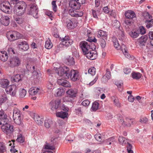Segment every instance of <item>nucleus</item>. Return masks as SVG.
<instances>
[{
  "label": "nucleus",
  "mask_w": 153,
  "mask_h": 153,
  "mask_svg": "<svg viewBox=\"0 0 153 153\" xmlns=\"http://www.w3.org/2000/svg\"><path fill=\"white\" fill-rule=\"evenodd\" d=\"M58 71V75L66 79H70L72 81L75 82L80 79L79 72L77 70H72L70 71L68 67L64 66L59 68Z\"/></svg>",
  "instance_id": "1"
},
{
  "label": "nucleus",
  "mask_w": 153,
  "mask_h": 153,
  "mask_svg": "<svg viewBox=\"0 0 153 153\" xmlns=\"http://www.w3.org/2000/svg\"><path fill=\"white\" fill-rule=\"evenodd\" d=\"M27 5L24 1H20L14 7V12L17 16H21L25 13Z\"/></svg>",
  "instance_id": "2"
},
{
  "label": "nucleus",
  "mask_w": 153,
  "mask_h": 153,
  "mask_svg": "<svg viewBox=\"0 0 153 153\" xmlns=\"http://www.w3.org/2000/svg\"><path fill=\"white\" fill-rule=\"evenodd\" d=\"M112 41L115 48L117 50L121 49L122 51L124 53L125 56L126 58L129 59L130 57V55L127 52V50L125 45L123 44L121 46L118 43L117 39L115 37H113Z\"/></svg>",
  "instance_id": "3"
},
{
  "label": "nucleus",
  "mask_w": 153,
  "mask_h": 153,
  "mask_svg": "<svg viewBox=\"0 0 153 153\" xmlns=\"http://www.w3.org/2000/svg\"><path fill=\"white\" fill-rule=\"evenodd\" d=\"M6 36L8 39L10 41H14L19 39L22 36L20 33L14 31L7 32Z\"/></svg>",
  "instance_id": "4"
},
{
  "label": "nucleus",
  "mask_w": 153,
  "mask_h": 153,
  "mask_svg": "<svg viewBox=\"0 0 153 153\" xmlns=\"http://www.w3.org/2000/svg\"><path fill=\"white\" fill-rule=\"evenodd\" d=\"M18 87L15 85L8 86L5 89L6 93L13 97H16Z\"/></svg>",
  "instance_id": "5"
},
{
  "label": "nucleus",
  "mask_w": 153,
  "mask_h": 153,
  "mask_svg": "<svg viewBox=\"0 0 153 153\" xmlns=\"http://www.w3.org/2000/svg\"><path fill=\"white\" fill-rule=\"evenodd\" d=\"M13 118L14 122L16 124L20 125L22 123L20 111L16 108H15L13 110Z\"/></svg>",
  "instance_id": "6"
},
{
  "label": "nucleus",
  "mask_w": 153,
  "mask_h": 153,
  "mask_svg": "<svg viewBox=\"0 0 153 153\" xmlns=\"http://www.w3.org/2000/svg\"><path fill=\"white\" fill-rule=\"evenodd\" d=\"M1 129L4 133L10 137L13 131V126L8 123L5 126H1Z\"/></svg>",
  "instance_id": "7"
},
{
  "label": "nucleus",
  "mask_w": 153,
  "mask_h": 153,
  "mask_svg": "<svg viewBox=\"0 0 153 153\" xmlns=\"http://www.w3.org/2000/svg\"><path fill=\"white\" fill-rule=\"evenodd\" d=\"M97 36L100 38L99 41L102 48H104L105 47V32L100 30L97 32Z\"/></svg>",
  "instance_id": "8"
},
{
  "label": "nucleus",
  "mask_w": 153,
  "mask_h": 153,
  "mask_svg": "<svg viewBox=\"0 0 153 153\" xmlns=\"http://www.w3.org/2000/svg\"><path fill=\"white\" fill-rule=\"evenodd\" d=\"M61 42L60 45H62L64 47H68L71 46L73 43V41L70 39L68 36H65L64 37L61 39Z\"/></svg>",
  "instance_id": "9"
},
{
  "label": "nucleus",
  "mask_w": 153,
  "mask_h": 153,
  "mask_svg": "<svg viewBox=\"0 0 153 153\" xmlns=\"http://www.w3.org/2000/svg\"><path fill=\"white\" fill-rule=\"evenodd\" d=\"M8 65L9 66L13 68L19 66L20 64V60L17 57L11 58L9 60Z\"/></svg>",
  "instance_id": "10"
},
{
  "label": "nucleus",
  "mask_w": 153,
  "mask_h": 153,
  "mask_svg": "<svg viewBox=\"0 0 153 153\" xmlns=\"http://www.w3.org/2000/svg\"><path fill=\"white\" fill-rule=\"evenodd\" d=\"M69 7L72 9H79L81 7V3L79 0H71L69 3Z\"/></svg>",
  "instance_id": "11"
},
{
  "label": "nucleus",
  "mask_w": 153,
  "mask_h": 153,
  "mask_svg": "<svg viewBox=\"0 0 153 153\" xmlns=\"http://www.w3.org/2000/svg\"><path fill=\"white\" fill-rule=\"evenodd\" d=\"M79 46L83 53L86 51H91V49H92L90 45V43H89L85 41L81 42L80 43Z\"/></svg>",
  "instance_id": "12"
},
{
  "label": "nucleus",
  "mask_w": 153,
  "mask_h": 153,
  "mask_svg": "<svg viewBox=\"0 0 153 153\" xmlns=\"http://www.w3.org/2000/svg\"><path fill=\"white\" fill-rule=\"evenodd\" d=\"M0 5L1 10L5 13H8L10 10L9 2L5 0Z\"/></svg>",
  "instance_id": "13"
},
{
  "label": "nucleus",
  "mask_w": 153,
  "mask_h": 153,
  "mask_svg": "<svg viewBox=\"0 0 153 153\" xmlns=\"http://www.w3.org/2000/svg\"><path fill=\"white\" fill-rule=\"evenodd\" d=\"M86 57L91 60L95 59L97 57V54L94 53L92 49H91V51H86L83 53Z\"/></svg>",
  "instance_id": "14"
},
{
  "label": "nucleus",
  "mask_w": 153,
  "mask_h": 153,
  "mask_svg": "<svg viewBox=\"0 0 153 153\" xmlns=\"http://www.w3.org/2000/svg\"><path fill=\"white\" fill-rule=\"evenodd\" d=\"M57 82L58 84L64 87L70 88L71 87L70 83L66 80L63 79H58Z\"/></svg>",
  "instance_id": "15"
},
{
  "label": "nucleus",
  "mask_w": 153,
  "mask_h": 153,
  "mask_svg": "<svg viewBox=\"0 0 153 153\" xmlns=\"http://www.w3.org/2000/svg\"><path fill=\"white\" fill-rule=\"evenodd\" d=\"M60 103V100L57 99L55 101H52L50 102L49 104L51 107L52 110H53L58 108Z\"/></svg>",
  "instance_id": "16"
},
{
  "label": "nucleus",
  "mask_w": 153,
  "mask_h": 153,
  "mask_svg": "<svg viewBox=\"0 0 153 153\" xmlns=\"http://www.w3.org/2000/svg\"><path fill=\"white\" fill-rule=\"evenodd\" d=\"M69 13L71 16L74 17H81L83 15V13L82 12L78 11L73 9H69Z\"/></svg>",
  "instance_id": "17"
},
{
  "label": "nucleus",
  "mask_w": 153,
  "mask_h": 153,
  "mask_svg": "<svg viewBox=\"0 0 153 153\" xmlns=\"http://www.w3.org/2000/svg\"><path fill=\"white\" fill-rule=\"evenodd\" d=\"M126 18L127 19H131L136 16L135 13L131 10L126 11L125 13Z\"/></svg>",
  "instance_id": "18"
},
{
  "label": "nucleus",
  "mask_w": 153,
  "mask_h": 153,
  "mask_svg": "<svg viewBox=\"0 0 153 153\" xmlns=\"http://www.w3.org/2000/svg\"><path fill=\"white\" fill-rule=\"evenodd\" d=\"M18 46L19 48L24 51H26L29 48L28 44L25 41L20 42Z\"/></svg>",
  "instance_id": "19"
},
{
  "label": "nucleus",
  "mask_w": 153,
  "mask_h": 153,
  "mask_svg": "<svg viewBox=\"0 0 153 153\" xmlns=\"http://www.w3.org/2000/svg\"><path fill=\"white\" fill-rule=\"evenodd\" d=\"M29 92L30 95H35L40 92V89L39 88L36 87L31 88L29 90Z\"/></svg>",
  "instance_id": "20"
},
{
  "label": "nucleus",
  "mask_w": 153,
  "mask_h": 153,
  "mask_svg": "<svg viewBox=\"0 0 153 153\" xmlns=\"http://www.w3.org/2000/svg\"><path fill=\"white\" fill-rule=\"evenodd\" d=\"M8 55L7 52L5 51L0 52V59L3 62L7 61L8 58Z\"/></svg>",
  "instance_id": "21"
},
{
  "label": "nucleus",
  "mask_w": 153,
  "mask_h": 153,
  "mask_svg": "<svg viewBox=\"0 0 153 153\" xmlns=\"http://www.w3.org/2000/svg\"><path fill=\"white\" fill-rule=\"evenodd\" d=\"M34 119L36 123L39 125L42 124L44 119L42 117H41L37 114H35L34 115Z\"/></svg>",
  "instance_id": "22"
},
{
  "label": "nucleus",
  "mask_w": 153,
  "mask_h": 153,
  "mask_svg": "<svg viewBox=\"0 0 153 153\" xmlns=\"http://www.w3.org/2000/svg\"><path fill=\"white\" fill-rule=\"evenodd\" d=\"M119 122L124 127H130L131 126V122H125L124 121L123 117L120 115L119 119Z\"/></svg>",
  "instance_id": "23"
},
{
  "label": "nucleus",
  "mask_w": 153,
  "mask_h": 153,
  "mask_svg": "<svg viewBox=\"0 0 153 153\" xmlns=\"http://www.w3.org/2000/svg\"><path fill=\"white\" fill-rule=\"evenodd\" d=\"M66 93L69 97L74 98L76 96L77 92L75 89H71L67 91Z\"/></svg>",
  "instance_id": "24"
},
{
  "label": "nucleus",
  "mask_w": 153,
  "mask_h": 153,
  "mask_svg": "<svg viewBox=\"0 0 153 153\" xmlns=\"http://www.w3.org/2000/svg\"><path fill=\"white\" fill-rule=\"evenodd\" d=\"M1 20V24L4 26H7L9 24L10 18L7 16H3Z\"/></svg>",
  "instance_id": "25"
},
{
  "label": "nucleus",
  "mask_w": 153,
  "mask_h": 153,
  "mask_svg": "<svg viewBox=\"0 0 153 153\" xmlns=\"http://www.w3.org/2000/svg\"><path fill=\"white\" fill-rule=\"evenodd\" d=\"M9 84V82L8 80L5 79H0V84L1 87L3 88L7 87Z\"/></svg>",
  "instance_id": "26"
},
{
  "label": "nucleus",
  "mask_w": 153,
  "mask_h": 153,
  "mask_svg": "<svg viewBox=\"0 0 153 153\" xmlns=\"http://www.w3.org/2000/svg\"><path fill=\"white\" fill-rule=\"evenodd\" d=\"M11 80L13 82H19L22 80L21 76L19 74L15 75L11 77Z\"/></svg>",
  "instance_id": "27"
},
{
  "label": "nucleus",
  "mask_w": 153,
  "mask_h": 153,
  "mask_svg": "<svg viewBox=\"0 0 153 153\" xmlns=\"http://www.w3.org/2000/svg\"><path fill=\"white\" fill-rule=\"evenodd\" d=\"M148 39V36L144 35L138 39V42L141 45H143L146 44Z\"/></svg>",
  "instance_id": "28"
},
{
  "label": "nucleus",
  "mask_w": 153,
  "mask_h": 153,
  "mask_svg": "<svg viewBox=\"0 0 153 153\" xmlns=\"http://www.w3.org/2000/svg\"><path fill=\"white\" fill-rule=\"evenodd\" d=\"M41 74L39 72V73L36 71H34L33 72V75L32 76V77L34 80L38 81L39 80L41 77Z\"/></svg>",
  "instance_id": "29"
},
{
  "label": "nucleus",
  "mask_w": 153,
  "mask_h": 153,
  "mask_svg": "<svg viewBox=\"0 0 153 153\" xmlns=\"http://www.w3.org/2000/svg\"><path fill=\"white\" fill-rule=\"evenodd\" d=\"M128 139H126L123 136H119L118 138V141L119 143L123 146L126 145L127 143H128Z\"/></svg>",
  "instance_id": "30"
},
{
  "label": "nucleus",
  "mask_w": 153,
  "mask_h": 153,
  "mask_svg": "<svg viewBox=\"0 0 153 153\" xmlns=\"http://www.w3.org/2000/svg\"><path fill=\"white\" fill-rule=\"evenodd\" d=\"M114 137H111L106 140V145H113V143L115 141ZM112 147L111 145L109 146V147L111 148Z\"/></svg>",
  "instance_id": "31"
},
{
  "label": "nucleus",
  "mask_w": 153,
  "mask_h": 153,
  "mask_svg": "<svg viewBox=\"0 0 153 153\" xmlns=\"http://www.w3.org/2000/svg\"><path fill=\"white\" fill-rule=\"evenodd\" d=\"M111 98L113 100L115 106L119 107H121V104L120 103L117 98L115 96H112Z\"/></svg>",
  "instance_id": "32"
},
{
  "label": "nucleus",
  "mask_w": 153,
  "mask_h": 153,
  "mask_svg": "<svg viewBox=\"0 0 153 153\" xmlns=\"http://www.w3.org/2000/svg\"><path fill=\"white\" fill-rule=\"evenodd\" d=\"M64 92L65 91L63 88H59L56 90L55 95L56 96H61L64 94Z\"/></svg>",
  "instance_id": "33"
},
{
  "label": "nucleus",
  "mask_w": 153,
  "mask_h": 153,
  "mask_svg": "<svg viewBox=\"0 0 153 153\" xmlns=\"http://www.w3.org/2000/svg\"><path fill=\"white\" fill-rule=\"evenodd\" d=\"M27 94L26 91L24 88H21L19 91V95L20 97L21 98H24Z\"/></svg>",
  "instance_id": "34"
},
{
  "label": "nucleus",
  "mask_w": 153,
  "mask_h": 153,
  "mask_svg": "<svg viewBox=\"0 0 153 153\" xmlns=\"http://www.w3.org/2000/svg\"><path fill=\"white\" fill-rule=\"evenodd\" d=\"M130 36L132 38H137L139 35L138 31L136 30H133L129 33Z\"/></svg>",
  "instance_id": "35"
},
{
  "label": "nucleus",
  "mask_w": 153,
  "mask_h": 153,
  "mask_svg": "<svg viewBox=\"0 0 153 153\" xmlns=\"http://www.w3.org/2000/svg\"><path fill=\"white\" fill-rule=\"evenodd\" d=\"M68 113L65 112L61 111L56 113V116L58 117L65 118L67 117Z\"/></svg>",
  "instance_id": "36"
},
{
  "label": "nucleus",
  "mask_w": 153,
  "mask_h": 153,
  "mask_svg": "<svg viewBox=\"0 0 153 153\" xmlns=\"http://www.w3.org/2000/svg\"><path fill=\"white\" fill-rule=\"evenodd\" d=\"M132 78L133 79H138L141 78L142 74L138 72H133L131 74Z\"/></svg>",
  "instance_id": "37"
},
{
  "label": "nucleus",
  "mask_w": 153,
  "mask_h": 153,
  "mask_svg": "<svg viewBox=\"0 0 153 153\" xmlns=\"http://www.w3.org/2000/svg\"><path fill=\"white\" fill-rule=\"evenodd\" d=\"M14 18L16 22L19 25L22 24L24 22L23 18L21 17L18 16H14Z\"/></svg>",
  "instance_id": "38"
},
{
  "label": "nucleus",
  "mask_w": 153,
  "mask_h": 153,
  "mask_svg": "<svg viewBox=\"0 0 153 153\" xmlns=\"http://www.w3.org/2000/svg\"><path fill=\"white\" fill-rule=\"evenodd\" d=\"M87 31V35L88 37V39L87 40L90 42H93L95 43L96 42H97V40L94 37V39H92L91 37H90V36L92 34L91 31L90 30H88Z\"/></svg>",
  "instance_id": "39"
},
{
  "label": "nucleus",
  "mask_w": 153,
  "mask_h": 153,
  "mask_svg": "<svg viewBox=\"0 0 153 153\" xmlns=\"http://www.w3.org/2000/svg\"><path fill=\"white\" fill-rule=\"evenodd\" d=\"M66 63L68 65H71L74 64L75 61L73 57L69 56L66 58Z\"/></svg>",
  "instance_id": "40"
},
{
  "label": "nucleus",
  "mask_w": 153,
  "mask_h": 153,
  "mask_svg": "<svg viewBox=\"0 0 153 153\" xmlns=\"http://www.w3.org/2000/svg\"><path fill=\"white\" fill-rule=\"evenodd\" d=\"M114 84L117 86L119 90L121 91L123 88V83L122 81L117 80L114 82Z\"/></svg>",
  "instance_id": "41"
},
{
  "label": "nucleus",
  "mask_w": 153,
  "mask_h": 153,
  "mask_svg": "<svg viewBox=\"0 0 153 153\" xmlns=\"http://www.w3.org/2000/svg\"><path fill=\"white\" fill-rule=\"evenodd\" d=\"M53 46V44L50 39H48L45 42V47L47 49H50Z\"/></svg>",
  "instance_id": "42"
},
{
  "label": "nucleus",
  "mask_w": 153,
  "mask_h": 153,
  "mask_svg": "<svg viewBox=\"0 0 153 153\" xmlns=\"http://www.w3.org/2000/svg\"><path fill=\"white\" fill-rule=\"evenodd\" d=\"M8 120L7 118V116L1 118L0 119V125L5 126L8 124Z\"/></svg>",
  "instance_id": "43"
},
{
  "label": "nucleus",
  "mask_w": 153,
  "mask_h": 153,
  "mask_svg": "<svg viewBox=\"0 0 153 153\" xmlns=\"http://www.w3.org/2000/svg\"><path fill=\"white\" fill-rule=\"evenodd\" d=\"M55 149V146H51V144L48 143H46V144L44 146V149L43 148L42 151H44V149H50L53 150Z\"/></svg>",
  "instance_id": "44"
},
{
  "label": "nucleus",
  "mask_w": 153,
  "mask_h": 153,
  "mask_svg": "<svg viewBox=\"0 0 153 153\" xmlns=\"http://www.w3.org/2000/svg\"><path fill=\"white\" fill-rule=\"evenodd\" d=\"M6 151V147L4 144L0 142V153H4Z\"/></svg>",
  "instance_id": "45"
},
{
  "label": "nucleus",
  "mask_w": 153,
  "mask_h": 153,
  "mask_svg": "<svg viewBox=\"0 0 153 153\" xmlns=\"http://www.w3.org/2000/svg\"><path fill=\"white\" fill-rule=\"evenodd\" d=\"M99 104L97 102L95 101L93 103L91 109L93 111H96L99 108Z\"/></svg>",
  "instance_id": "46"
},
{
  "label": "nucleus",
  "mask_w": 153,
  "mask_h": 153,
  "mask_svg": "<svg viewBox=\"0 0 153 153\" xmlns=\"http://www.w3.org/2000/svg\"><path fill=\"white\" fill-rule=\"evenodd\" d=\"M145 23L147 28H150L153 26V19H151L149 20H146Z\"/></svg>",
  "instance_id": "47"
},
{
  "label": "nucleus",
  "mask_w": 153,
  "mask_h": 153,
  "mask_svg": "<svg viewBox=\"0 0 153 153\" xmlns=\"http://www.w3.org/2000/svg\"><path fill=\"white\" fill-rule=\"evenodd\" d=\"M66 23L67 24V27L68 29H72L74 27L73 23L72 21L69 20L66 22Z\"/></svg>",
  "instance_id": "48"
},
{
  "label": "nucleus",
  "mask_w": 153,
  "mask_h": 153,
  "mask_svg": "<svg viewBox=\"0 0 153 153\" xmlns=\"http://www.w3.org/2000/svg\"><path fill=\"white\" fill-rule=\"evenodd\" d=\"M52 123L51 121L49 119H47L45 120L44 122V126L47 128H49L51 126V125Z\"/></svg>",
  "instance_id": "49"
},
{
  "label": "nucleus",
  "mask_w": 153,
  "mask_h": 153,
  "mask_svg": "<svg viewBox=\"0 0 153 153\" xmlns=\"http://www.w3.org/2000/svg\"><path fill=\"white\" fill-rule=\"evenodd\" d=\"M30 10L29 12H33L34 11L38 10L37 5L36 4H31L30 6Z\"/></svg>",
  "instance_id": "50"
},
{
  "label": "nucleus",
  "mask_w": 153,
  "mask_h": 153,
  "mask_svg": "<svg viewBox=\"0 0 153 153\" xmlns=\"http://www.w3.org/2000/svg\"><path fill=\"white\" fill-rule=\"evenodd\" d=\"M94 137L96 140L99 141H101L103 138V137L99 133H97L94 135Z\"/></svg>",
  "instance_id": "51"
},
{
  "label": "nucleus",
  "mask_w": 153,
  "mask_h": 153,
  "mask_svg": "<svg viewBox=\"0 0 153 153\" xmlns=\"http://www.w3.org/2000/svg\"><path fill=\"white\" fill-rule=\"evenodd\" d=\"M95 93L99 95L103 93L104 90L101 88H96L95 89Z\"/></svg>",
  "instance_id": "52"
},
{
  "label": "nucleus",
  "mask_w": 153,
  "mask_h": 153,
  "mask_svg": "<svg viewBox=\"0 0 153 153\" xmlns=\"http://www.w3.org/2000/svg\"><path fill=\"white\" fill-rule=\"evenodd\" d=\"M143 16L144 19H146V20H149L152 18V16L147 12H145L143 13Z\"/></svg>",
  "instance_id": "53"
},
{
  "label": "nucleus",
  "mask_w": 153,
  "mask_h": 153,
  "mask_svg": "<svg viewBox=\"0 0 153 153\" xmlns=\"http://www.w3.org/2000/svg\"><path fill=\"white\" fill-rule=\"evenodd\" d=\"M111 77V72L109 69L106 70V80L109 79Z\"/></svg>",
  "instance_id": "54"
},
{
  "label": "nucleus",
  "mask_w": 153,
  "mask_h": 153,
  "mask_svg": "<svg viewBox=\"0 0 153 153\" xmlns=\"http://www.w3.org/2000/svg\"><path fill=\"white\" fill-rule=\"evenodd\" d=\"M16 141L20 143H22L25 141V139L22 135L20 134L18 136Z\"/></svg>",
  "instance_id": "55"
},
{
  "label": "nucleus",
  "mask_w": 153,
  "mask_h": 153,
  "mask_svg": "<svg viewBox=\"0 0 153 153\" xmlns=\"http://www.w3.org/2000/svg\"><path fill=\"white\" fill-rule=\"evenodd\" d=\"M88 73L92 75H94L96 73V69L94 67L90 68L88 70Z\"/></svg>",
  "instance_id": "56"
},
{
  "label": "nucleus",
  "mask_w": 153,
  "mask_h": 153,
  "mask_svg": "<svg viewBox=\"0 0 153 153\" xmlns=\"http://www.w3.org/2000/svg\"><path fill=\"white\" fill-rule=\"evenodd\" d=\"M56 1L53 0L52 1L51 3L53 10L55 12L56 11L57 8V6L56 4Z\"/></svg>",
  "instance_id": "57"
},
{
  "label": "nucleus",
  "mask_w": 153,
  "mask_h": 153,
  "mask_svg": "<svg viewBox=\"0 0 153 153\" xmlns=\"http://www.w3.org/2000/svg\"><path fill=\"white\" fill-rule=\"evenodd\" d=\"M38 10L29 12V14L31 15H33V17L35 18H37L38 17Z\"/></svg>",
  "instance_id": "58"
},
{
  "label": "nucleus",
  "mask_w": 153,
  "mask_h": 153,
  "mask_svg": "<svg viewBox=\"0 0 153 153\" xmlns=\"http://www.w3.org/2000/svg\"><path fill=\"white\" fill-rule=\"evenodd\" d=\"M108 6H106V13H107L108 15H110L111 16H114V13L113 11H108Z\"/></svg>",
  "instance_id": "59"
},
{
  "label": "nucleus",
  "mask_w": 153,
  "mask_h": 153,
  "mask_svg": "<svg viewBox=\"0 0 153 153\" xmlns=\"http://www.w3.org/2000/svg\"><path fill=\"white\" fill-rule=\"evenodd\" d=\"M148 121L147 118L145 117H141L140 119V121L141 123H146Z\"/></svg>",
  "instance_id": "60"
},
{
  "label": "nucleus",
  "mask_w": 153,
  "mask_h": 153,
  "mask_svg": "<svg viewBox=\"0 0 153 153\" xmlns=\"http://www.w3.org/2000/svg\"><path fill=\"white\" fill-rule=\"evenodd\" d=\"M90 103V101L88 100H85L82 101V105L85 106H88Z\"/></svg>",
  "instance_id": "61"
},
{
  "label": "nucleus",
  "mask_w": 153,
  "mask_h": 153,
  "mask_svg": "<svg viewBox=\"0 0 153 153\" xmlns=\"http://www.w3.org/2000/svg\"><path fill=\"white\" fill-rule=\"evenodd\" d=\"M139 30L141 34H144L146 33V30L143 26L140 27Z\"/></svg>",
  "instance_id": "62"
},
{
  "label": "nucleus",
  "mask_w": 153,
  "mask_h": 153,
  "mask_svg": "<svg viewBox=\"0 0 153 153\" xmlns=\"http://www.w3.org/2000/svg\"><path fill=\"white\" fill-rule=\"evenodd\" d=\"M132 23V21L130 19L128 20V19H126L125 20V23L126 25L130 26L131 25Z\"/></svg>",
  "instance_id": "63"
},
{
  "label": "nucleus",
  "mask_w": 153,
  "mask_h": 153,
  "mask_svg": "<svg viewBox=\"0 0 153 153\" xmlns=\"http://www.w3.org/2000/svg\"><path fill=\"white\" fill-rule=\"evenodd\" d=\"M75 111L76 114L79 115H81L82 114V111L81 110V107L78 108L76 109Z\"/></svg>",
  "instance_id": "64"
}]
</instances>
